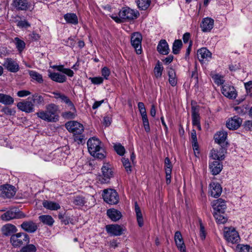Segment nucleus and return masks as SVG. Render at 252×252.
<instances>
[{"instance_id":"obj_1","label":"nucleus","mask_w":252,"mask_h":252,"mask_svg":"<svg viewBox=\"0 0 252 252\" xmlns=\"http://www.w3.org/2000/svg\"><path fill=\"white\" fill-rule=\"evenodd\" d=\"M58 106L54 103L48 104L45 110H40L36 113L40 119L47 122H56L59 120Z\"/></svg>"},{"instance_id":"obj_2","label":"nucleus","mask_w":252,"mask_h":252,"mask_svg":"<svg viewBox=\"0 0 252 252\" xmlns=\"http://www.w3.org/2000/svg\"><path fill=\"white\" fill-rule=\"evenodd\" d=\"M100 144L101 142L95 137L90 138L87 142L88 151L90 154L98 159H103L105 156L102 153L103 150Z\"/></svg>"},{"instance_id":"obj_3","label":"nucleus","mask_w":252,"mask_h":252,"mask_svg":"<svg viewBox=\"0 0 252 252\" xmlns=\"http://www.w3.org/2000/svg\"><path fill=\"white\" fill-rule=\"evenodd\" d=\"M30 242L29 235L24 232L15 233L11 236L10 243L14 248H19L25 243Z\"/></svg>"},{"instance_id":"obj_4","label":"nucleus","mask_w":252,"mask_h":252,"mask_svg":"<svg viewBox=\"0 0 252 252\" xmlns=\"http://www.w3.org/2000/svg\"><path fill=\"white\" fill-rule=\"evenodd\" d=\"M26 215L16 208H11L1 215L0 219L1 220L8 221L13 219H19L24 218Z\"/></svg>"},{"instance_id":"obj_5","label":"nucleus","mask_w":252,"mask_h":252,"mask_svg":"<svg viewBox=\"0 0 252 252\" xmlns=\"http://www.w3.org/2000/svg\"><path fill=\"white\" fill-rule=\"evenodd\" d=\"M102 197L104 201L109 204H116L119 202V196L115 190L105 189L103 190Z\"/></svg>"},{"instance_id":"obj_6","label":"nucleus","mask_w":252,"mask_h":252,"mask_svg":"<svg viewBox=\"0 0 252 252\" xmlns=\"http://www.w3.org/2000/svg\"><path fill=\"white\" fill-rule=\"evenodd\" d=\"M139 15L137 11H134L129 7H123L119 13V16L124 22L136 19Z\"/></svg>"},{"instance_id":"obj_7","label":"nucleus","mask_w":252,"mask_h":252,"mask_svg":"<svg viewBox=\"0 0 252 252\" xmlns=\"http://www.w3.org/2000/svg\"><path fill=\"white\" fill-rule=\"evenodd\" d=\"M224 237L226 240L232 244H236L240 241V238L238 232L234 228H228L224 232Z\"/></svg>"},{"instance_id":"obj_8","label":"nucleus","mask_w":252,"mask_h":252,"mask_svg":"<svg viewBox=\"0 0 252 252\" xmlns=\"http://www.w3.org/2000/svg\"><path fill=\"white\" fill-rule=\"evenodd\" d=\"M66 128L73 134H80L84 131L83 126L76 122V121H70L67 122L65 124Z\"/></svg>"},{"instance_id":"obj_9","label":"nucleus","mask_w":252,"mask_h":252,"mask_svg":"<svg viewBox=\"0 0 252 252\" xmlns=\"http://www.w3.org/2000/svg\"><path fill=\"white\" fill-rule=\"evenodd\" d=\"M142 39V35L138 32H134L131 36V44L135 49L137 54H140L142 53L141 41Z\"/></svg>"},{"instance_id":"obj_10","label":"nucleus","mask_w":252,"mask_h":252,"mask_svg":"<svg viewBox=\"0 0 252 252\" xmlns=\"http://www.w3.org/2000/svg\"><path fill=\"white\" fill-rule=\"evenodd\" d=\"M15 187L6 184L0 186V196L3 198H11L16 193Z\"/></svg>"},{"instance_id":"obj_11","label":"nucleus","mask_w":252,"mask_h":252,"mask_svg":"<svg viewBox=\"0 0 252 252\" xmlns=\"http://www.w3.org/2000/svg\"><path fill=\"white\" fill-rule=\"evenodd\" d=\"M30 99V97L19 102L17 104V108L21 111L27 113H30L34 111V106Z\"/></svg>"},{"instance_id":"obj_12","label":"nucleus","mask_w":252,"mask_h":252,"mask_svg":"<svg viewBox=\"0 0 252 252\" xmlns=\"http://www.w3.org/2000/svg\"><path fill=\"white\" fill-rule=\"evenodd\" d=\"M242 119L237 116L229 118L226 123V127L230 130H236L241 125Z\"/></svg>"},{"instance_id":"obj_13","label":"nucleus","mask_w":252,"mask_h":252,"mask_svg":"<svg viewBox=\"0 0 252 252\" xmlns=\"http://www.w3.org/2000/svg\"><path fill=\"white\" fill-rule=\"evenodd\" d=\"M2 65L11 72L15 73L19 70L20 68L18 63L11 58L5 59Z\"/></svg>"},{"instance_id":"obj_14","label":"nucleus","mask_w":252,"mask_h":252,"mask_svg":"<svg viewBox=\"0 0 252 252\" xmlns=\"http://www.w3.org/2000/svg\"><path fill=\"white\" fill-rule=\"evenodd\" d=\"M101 171L102 175L101 182L102 183H106L113 175V172L110 165L108 164H104L101 168Z\"/></svg>"},{"instance_id":"obj_15","label":"nucleus","mask_w":252,"mask_h":252,"mask_svg":"<svg viewBox=\"0 0 252 252\" xmlns=\"http://www.w3.org/2000/svg\"><path fill=\"white\" fill-rule=\"evenodd\" d=\"M211 205L214 209V212L221 213L223 214H224L226 209V205L224 200L221 198L215 200L212 202Z\"/></svg>"},{"instance_id":"obj_16","label":"nucleus","mask_w":252,"mask_h":252,"mask_svg":"<svg viewBox=\"0 0 252 252\" xmlns=\"http://www.w3.org/2000/svg\"><path fill=\"white\" fill-rule=\"evenodd\" d=\"M46 94H45L35 93L32 95L30 99L34 107L43 106L46 103L44 98Z\"/></svg>"},{"instance_id":"obj_17","label":"nucleus","mask_w":252,"mask_h":252,"mask_svg":"<svg viewBox=\"0 0 252 252\" xmlns=\"http://www.w3.org/2000/svg\"><path fill=\"white\" fill-rule=\"evenodd\" d=\"M12 5L16 9L23 11L30 9L32 7L31 4L28 0H13Z\"/></svg>"},{"instance_id":"obj_18","label":"nucleus","mask_w":252,"mask_h":252,"mask_svg":"<svg viewBox=\"0 0 252 252\" xmlns=\"http://www.w3.org/2000/svg\"><path fill=\"white\" fill-rule=\"evenodd\" d=\"M227 136V132L223 130L219 131L214 135L215 141L216 143L219 144L220 147H225L228 144L226 141Z\"/></svg>"},{"instance_id":"obj_19","label":"nucleus","mask_w":252,"mask_h":252,"mask_svg":"<svg viewBox=\"0 0 252 252\" xmlns=\"http://www.w3.org/2000/svg\"><path fill=\"white\" fill-rule=\"evenodd\" d=\"M214 21L209 17L203 18L200 24V28L203 32H209L214 27Z\"/></svg>"},{"instance_id":"obj_20","label":"nucleus","mask_w":252,"mask_h":252,"mask_svg":"<svg viewBox=\"0 0 252 252\" xmlns=\"http://www.w3.org/2000/svg\"><path fill=\"white\" fill-rule=\"evenodd\" d=\"M106 229L108 233L114 236H120L124 230L123 228L118 224L107 225Z\"/></svg>"},{"instance_id":"obj_21","label":"nucleus","mask_w":252,"mask_h":252,"mask_svg":"<svg viewBox=\"0 0 252 252\" xmlns=\"http://www.w3.org/2000/svg\"><path fill=\"white\" fill-rule=\"evenodd\" d=\"M20 226L24 231L30 233L35 232L38 228L36 223L32 220L25 221Z\"/></svg>"},{"instance_id":"obj_22","label":"nucleus","mask_w":252,"mask_h":252,"mask_svg":"<svg viewBox=\"0 0 252 252\" xmlns=\"http://www.w3.org/2000/svg\"><path fill=\"white\" fill-rule=\"evenodd\" d=\"M174 240L177 247L180 252H186V246L181 232L177 231L174 235Z\"/></svg>"},{"instance_id":"obj_23","label":"nucleus","mask_w":252,"mask_h":252,"mask_svg":"<svg viewBox=\"0 0 252 252\" xmlns=\"http://www.w3.org/2000/svg\"><path fill=\"white\" fill-rule=\"evenodd\" d=\"M226 153V149L225 147H221L219 151L213 149L211 152V155L214 159H217L218 160V161H220L224 159Z\"/></svg>"},{"instance_id":"obj_24","label":"nucleus","mask_w":252,"mask_h":252,"mask_svg":"<svg viewBox=\"0 0 252 252\" xmlns=\"http://www.w3.org/2000/svg\"><path fill=\"white\" fill-rule=\"evenodd\" d=\"M1 230L3 235L11 236L17 231V229L14 225L11 223H7L2 226Z\"/></svg>"},{"instance_id":"obj_25","label":"nucleus","mask_w":252,"mask_h":252,"mask_svg":"<svg viewBox=\"0 0 252 252\" xmlns=\"http://www.w3.org/2000/svg\"><path fill=\"white\" fill-rule=\"evenodd\" d=\"M221 93L224 96L230 98H235L237 96L236 90L233 86H223L221 89Z\"/></svg>"},{"instance_id":"obj_26","label":"nucleus","mask_w":252,"mask_h":252,"mask_svg":"<svg viewBox=\"0 0 252 252\" xmlns=\"http://www.w3.org/2000/svg\"><path fill=\"white\" fill-rule=\"evenodd\" d=\"M197 57L201 62L208 61L211 59L212 53L206 48L203 47L197 51Z\"/></svg>"},{"instance_id":"obj_27","label":"nucleus","mask_w":252,"mask_h":252,"mask_svg":"<svg viewBox=\"0 0 252 252\" xmlns=\"http://www.w3.org/2000/svg\"><path fill=\"white\" fill-rule=\"evenodd\" d=\"M210 187L212 196L217 198L221 194L222 188L219 183L213 182L210 184Z\"/></svg>"},{"instance_id":"obj_28","label":"nucleus","mask_w":252,"mask_h":252,"mask_svg":"<svg viewBox=\"0 0 252 252\" xmlns=\"http://www.w3.org/2000/svg\"><path fill=\"white\" fill-rule=\"evenodd\" d=\"M209 168L213 175L218 174L222 169V165L220 161L215 160L209 164Z\"/></svg>"},{"instance_id":"obj_29","label":"nucleus","mask_w":252,"mask_h":252,"mask_svg":"<svg viewBox=\"0 0 252 252\" xmlns=\"http://www.w3.org/2000/svg\"><path fill=\"white\" fill-rule=\"evenodd\" d=\"M48 73L49 77L54 81L61 83L66 81V77L64 75L56 72H52L50 70H48Z\"/></svg>"},{"instance_id":"obj_30","label":"nucleus","mask_w":252,"mask_h":252,"mask_svg":"<svg viewBox=\"0 0 252 252\" xmlns=\"http://www.w3.org/2000/svg\"><path fill=\"white\" fill-rule=\"evenodd\" d=\"M157 50L162 55H167L169 53V46L165 40L162 39L159 41L157 46Z\"/></svg>"},{"instance_id":"obj_31","label":"nucleus","mask_w":252,"mask_h":252,"mask_svg":"<svg viewBox=\"0 0 252 252\" xmlns=\"http://www.w3.org/2000/svg\"><path fill=\"white\" fill-rule=\"evenodd\" d=\"M107 215L114 221H117L119 220L122 216L121 213L119 211L114 209L108 210Z\"/></svg>"},{"instance_id":"obj_32","label":"nucleus","mask_w":252,"mask_h":252,"mask_svg":"<svg viewBox=\"0 0 252 252\" xmlns=\"http://www.w3.org/2000/svg\"><path fill=\"white\" fill-rule=\"evenodd\" d=\"M192 125L196 126L197 128L199 130H201V127L200 124V116L199 115L196 111L195 108L194 107H192Z\"/></svg>"},{"instance_id":"obj_33","label":"nucleus","mask_w":252,"mask_h":252,"mask_svg":"<svg viewBox=\"0 0 252 252\" xmlns=\"http://www.w3.org/2000/svg\"><path fill=\"white\" fill-rule=\"evenodd\" d=\"M135 212L136 213L137 221L139 226H143L144 224L143 216L141 209L139 207L137 202H135Z\"/></svg>"},{"instance_id":"obj_34","label":"nucleus","mask_w":252,"mask_h":252,"mask_svg":"<svg viewBox=\"0 0 252 252\" xmlns=\"http://www.w3.org/2000/svg\"><path fill=\"white\" fill-rule=\"evenodd\" d=\"M43 206L49 210H57L60 208V205L56 202L44 200L42 203Z\"/></svg>"},{"instance_id":"obj_35","label":"nucleus","mask_w":252,"mask_h":252,"mask_svg":"<svg viewBox=\"0 0 252 252\" xmlns=\"http://www.w3.org/2000/svg\"><path fill=\"white\" fill-rule=\"evenodd\" d=\"M64 18L67 23L76 25L78 24V18L74 13H67L64 15Z\"/></svg>"},{"instance_id":"obj_36","label":"nucleus","mask_w":252,"mask_h":252,"mask_svg":"<svg viewBox=\"0 0 252 252\" xmlns=\"http://www.w3.org/2000/svg\"><path fill=\"white\" fill-rule=\"evenodd\" d=\"M38 218L40 221L42 222L43 224L49 226H52L54 222V219L50 215H41Z\"/></svg>"},{"instance_id":"obj_37","label":"nucleus","mask_w":252,"mask_h":252,"mask_svg":"<svg viewBox=\"0 0 252 252\" xmlns=\"http://www.w3.org/2000/svg\"><path fill=\"white\" fill-rule=\"evenodd\" d=\"M14 102V99L11 96L0 93V103L5 105H11Z\"/></svg>"},{"instance_id":"obj_38","label":"nucleus","mask_w":252,"mask_h":252,"mask_svg":"<svg viewBox=\"0 0 252 252\" xmlns=\"http://www.w3.org/2000/svg\"><path fill=\"white\" fill-rule=\"evenodd\" d=\"M224 214H223L221 213H219L217 212H214L213 216L215 218L216 221L218 223L223 224L225 223L227 219L224 216Z\"/></svg>"},{"instance_id":"obj_39","label":"nucleus","mask_w":252,"mask_h":252,"mask_svg":"<svg viewBox=\"0 0 252 252\" xmlns=\"http://www.w3.org/2000/svg\"><path fill=\"white\" fill-rule=\"evenodd\" d=\"M183 46V43L180 39H176L174 41L172 46V52L174 54L177 55L180 53V50Z\"/></svg>"},{"instance_id":"obj_40","label":"nucleus","mask_w":252,"mask_h":252,"mask_svg":"<svg viewBox=\"0 0 252 252\" xmlns=\"http://www.w3.org/2000/svg\"><path fill=\"white\" fill-rule=\"evenodd\" d=\"M151 3V0H137L136 3L138 7L143 10L147 9Z\"/></svg>"},{"instance_id":"obj_41","label":"nucleus","mask_w":252,"mask_h":252,"mask_svg":"<svg viewBox=\"0 0 252 252\" xmlns=\"http://www.w3.org/2000/svg\"><path fill=\"white\" fill-rule=\"evenodd\" d=\"M29 73L30 76L34 80H36L39 83H42L43 82L42 76L41 74L33 70H29Z\"/></svg>"},{"instance_id":"obj_42","label":"nucleus","mask_w":252,"mask_h":252,"mask_svg":"<svg viewBox=\"0 0 252 252\" xmlns=\"http://www.w3.org/2000/svg\"><path fill=\"white\" fill-rule=\"evenodd\" d=\"M175 72L174 70L170 68L168 70L169 82L172 86H175L177 84V80L175 78Z\"/></svg>"},{"instance_id":"obj_43","label":"nucleus","mask_w":252,"mask_h":252,"mask_svg":"<svg viewBox=\"0 0 252 252\" xmlns=\"http://www.w3.org/2000/svg\"><path fill=\"white\" fill-rule=\"evenodd\" d=\"M36 247L33 244H27L17 252H36Z\"/></svg>"},{"instance_id":"obj_44","label":"nucleus","mask_w":252,"mask_h":252,"mask_svg":"<svg viewBox=\"0 0 252 252\" xmlns=\"http://www.w3.org/2000/svg\"><path fill=\"white\" fill-rule=\"evenodd\" d=\"M60 99L61 100L62 102H64L67 104L68 106L70 107V110L75 111V108L74 104L67 96L63 94L61 97Z\"/></svg>"},{"instance_id":"obj_45","label":"nucleus","mask_w":252,"mask_h":252,"mask_svg":"<svg viewBox=\"0 0 252 252\" xmlns=\"http://www.w3.org/2000/svg\"><path fill=\"white\" fill-rule=\"evenodd\" d=\"M73 203L75 205L82 206L86 203V201L85 197L82 196H77L74 198Z\"/></svg>"},{"instance_id":"obj_46","label":"nucleus","mask_w":252,"mask_h":252,"mask_svg":"<svg viewBox=\"0 0 252 252\" xmlns=\"http://www.w3.org/2000/svg\"><path fill=\"white\" fill-rule=\"evenodd\" d=\"M15 45L18 50L21 52L25 47V43L24 41L20 39L18 37L15 38Z\"/></svg>"},{"instance_id":"obj_47","label":"nucleus","mask_w":252,"mask_h":252,"mask_svg":"<svg viewBox=\"0 0 252 252\" xmlns=\"http://www.w3.org/2000/svg\"><path fill=\"white\" fill-rule=\"evenodd\" d=\"M114 148L116 153L120 156H123L125 153V149L120 143L115 144Z\"/></svg>"},{"instance_id":"obj_48","label":"nucleus","mask_w":252,"mask_h":252,"mask_svg":"<svg viewBox=\"0 0 252 252\" xmlns=\"http://www.w3.org/2000/svg\"><path fill=\"white\" fill-rule=\"evenodd\" d=\"M236 250L238 252H249L252 250V248L247 245L238 244L236 247Z\"/></svg>"},{"instance_id":"obj_49","label":"nucleus","mask_w":252,"mask_h":252,"mask_svg":"<svg viewBox=\"0 0 252 252\" xmlns=\"http://www.w3.org/2000/svg\"><path fill=\"white\" fill-rule=\"evenodd\" d=\"M163 67L159 61H158L156 66L154 68V72L156 77H160L162 75Z\"/></svg>"},{"instance_id":"obj_50","label":"nucleus","mask_w":252,"mask_h":252,"mask_svg":"<svg viewBox=\"0 0 252 252\" xmlns=\"http://www.w3.org/2000/svg\"><path fill=\"white\" fill-rule=\"evenodd\" d=\"M122 161L123 162V166H124L126 172L128 173H130L131 171V166L128 159L125 158H123Z\"/></svg>"},{"instance_id":"obj_51","label":"nucleus","mask_w":252,"mask_h":252,"mask_svg":"<svg viewBox=\"0 0 252 252\" xmlns=\"http://www.w3.org/2000/svg\"><path fill=\"white\" fill-rule=\"evenodd\" d=\"M73 136L74 141L77 142L78 144H82L85 142V136L82 133L73 134Z\"/></svg>"},{"instance_id":"obj_52","label":"nucleus","mask_w":252,"mask_h":252,"mask_svg":"<svg viewBox=\"0 0 252 252\" xmlns=\"http://www.w3.org/2000/svg\"><path fill=\"white\" fill-rule=\"evenodd\" d=\"M1 112L4 113L7 115L12 116L14 115L15 111L8 107H4L1 109Z\"/></svg>"},{"instance_id":"obj_53","label":"nucleus","mask_w":252,"mask_h":252,"mask_svg":"<svg viewBox=\"0 0 252 252\" xmlns=\"http://www.w3.org/2000/svg\"><path fill=\"white\" fill-rule=\"evenodd\" d=\"M213 78L214 79L215 82L218 85H221L224 82L223 77L219 74L215 75Z\"/></svg>"},{"instance_id":"obj_54","label":"nucleus","mask_w":252,"mask_h":252,"mask_svg":"<svg viewBox=\"0 0 252 252\" xmlns=\"http://www.w3.org/2000/svg\"><path fill=\"white\" fill-rule=\"evenodd\" d=\"M62 116L67 119H72L75 118V114L72 112L68 111L63 113Z\"/></svg>"},{"instance_id":"obj_55","label":"nucleus","mask_w":252,"mask_h":252,"mask_svg":"<svg viewBox=\"0 0 252 252\" xmlns=\"http://www.w3.org/2000/svg\"><path fill=\"white\" fill-rule=\"evenodd\" d=\"M91 82L94 84H100L103 82V79L101 77L90 78Z\"/></svg>"},{"instance_id":"obj_56","label":"nucleus","mask_w":252,"mask_h":252,"mask_svg":"<svg viewBox=\"0 0 252 252\" xmlns=\"http://www.w3.org/2000/svg\"><path fill=\"white\" fill-rule=\"evenodd\" d=\"M76 44V41L72 37H69L67 40L65 41V45L70 47H74Z\"/></svg>"},{"instance_id":"obj_57","label":"nucleus","mask_w":252,"mask_h":252,"mask_svg":"<svg viewBox=\"0 0 252 252\" xmlns=\"http://www.w3.org/2000/svg\"><path fill=\"white\" fill-rule=\"evenodd\" d=\"M110 73V70L107 67H104L101 70L102 75L105 79H107Z\"/></svg>"},{"instance_id":"obj_58","label":"nucleus","mask_w":252,"mask_h":252,"mask_svg":"<svg viewBox=\"0 0 252 252\" xmlns=\"http://www.w3.org/2000/svg\"><path fill=\"white\" fill-rule=\"evenodd\" d=\"M31 93L27 90H21L18 91L17 93V95L19 97H22L30 95Z\"/></svg>"},{"instance_id":"obj_59","label":"nucleus","mask_w":252,"mask_h":252,"mask_svg":"<svg viewBox=\"0 0 252 252\" xmlns=\"http://www.w3.org/2000/svg\"><path fill=\"white\" fill-rule=\"evenodd\" d=\"M245 88L248 94L252 95V81H250L245 84Z\"/></svg>"},{"instance_id":"obj_60","label":"nucleus","mask_w":252,"mask_h":252,"mask_svg":"<svg viewBox=\"0 0 252 252\" xmlns=\"http://www.w3.org/2000/svg\"><path fill=\"white\" fill-rule=\"evenodd\" d=\"M17 26L21 28H28L30 26V24L26 20H21L18 22Z\"/></svg>"},{"instance_id":"obj_61","label":"nucleus","mask_w":252,"mask_h":252,"mask_svg":"<svg viewBox=\"0 0 252 252\" xmlns=\"http://www.w3.org/2000/svg\"><path fill=\"white\" fill-rule=\"evenodd\" d=\"M173 60V56L172 55H170L167 57L165 58L164 60H163L162 61L165 64H168L171 63Z\"/></svg>"},{"instance_id":"obj_62","label":"nucleus","mask_w":252,"mask_h":252,"mask_svg":"<svg viewBox=\"0 0 252 252\" xmlns=\"http://www.w3.org/2000/svg\"><path fill=\"white\" fill-rule=\"evenodd\" d=\"M192 145L193 149L194 152V154H195V156H197L196 153L198 154H199L198 145V143H197V141L196 142H192Z\"/></svg>"},{"instance_id":"obj_63","label":"nucleus","mask_w":252,"mask_h":252,"mask_svg":"<svg viewBox=\"0 0 252 252\" xmlns=\"http://www.w3.org/2000/svg\"><path fill=\"white\" fill-rule=\"evenodd\" d=\"M142 122H143V126H144L145 131L147 132H149L150 131V126H149V121L146 120V121H143Z\"/></svg>"},{"instance_id":"obj_64","label":"nucleus","mask_w":252,"mask_h":252,"mask_svg":"<svg viewBox=\"0 0 252 252\" xmlns=\"http://www.w3.org/2000/svg\"><path fill=\"white\" fill-rule=\"evenodd\" d=\"M103 124L106 126H109L111 124V118L108 116H105L103 118Z\"/></svg>"}]
</instances>
